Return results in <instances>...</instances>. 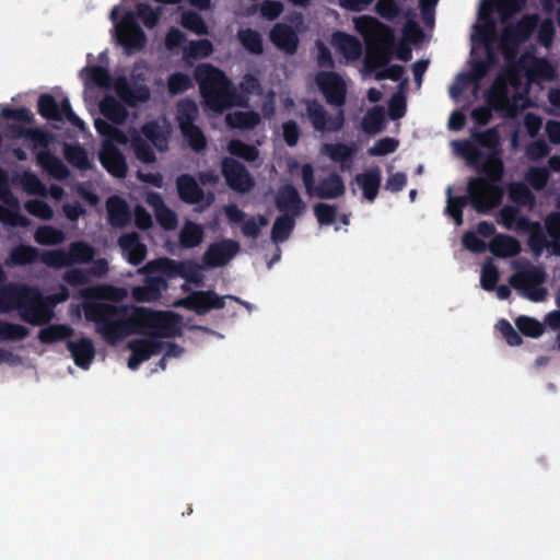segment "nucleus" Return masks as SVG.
Masks as SVG:
<instances>
[{
  "label": "nucleus",
  "mask_w": 560,
  "mask_h": 560,
  "mask_svg": "<svg viewBox=\"0 0 560 560\" xmlns=\"http://www.w3.org/2000/svg\"><path fill=\"white\" fill-rule=\"evenodd\" d=\"M110 285H96L81 291L84 317L95 326V331L110 346H115L135 334H144L145 328L155 329L159 337H177L182 334V320L174 312L153 311L143 306L117 305L93 301L106 298Z\"/></svg>",
  "instance_id": "f257e3e1"
},
{
  "label": "nucleus",
  "mask_w": 560,
  "mask_h": 560,
  "mask_svg": "<svg viewBox=\"0 0 560 560\" xmlns=\"http://www.w3.org/2000/svg\"><path fill=\"white\" fill-rule=\"evenodd\" d=\"M459 154L467 164L481 176L471 177L467 184V192L472 208L478 213H488L498 208L504 197V188L500 185L504 176V163L495 152H485L475 142L464 141L458 147Z\"/></svg>",
  "instance_id": "f03ea898"
},
{
  "label": "nucleus",
  "mask_w": 560,
  "mask_h": 560,
  "mask_svg": "<svg viewBox=\"0 0 560 560\" xmlns=\"http://www.w3.org/2000/svg\"><path fill=\"white\" fill-rule=\"evenodd\" d=\"M316 84L328 105L337 108L335 114L328 113L326 107L316 98L304 100L305 117L313 130L322 135L337 133L346 124L343 106L347 101V86L341 75L334 71H320L316 75Z\"/></svg>",
  "instance_id": "7ed1b4c3"
},
{
  "label": "nucleus",
  "mask_w": 560,
  "mask_h": 560,
  "mask_svg": "<svg viewBox=\"0 0 560 560\" xmlns=\"http://www.w3.org/2000/svg\"><path fill=\"white\" fill-rule=\"evenodd\" d=\"M355 27L359 32H373L377 44L374 47H368L364 65L368 70H374L383 67L384 69L375 74L376 80L389 79L392 81L401 80L405 68L400 65L388 66L392 58V50L395 44V34L390 26L378 22L375 18L362 15L355 21Z\"/></svg>",
  "instance_id": "20e7f679"
},
{
  "label": "nucleus",
  "mask_w": 560,
  "mask_h": 560,
  "mask_svg": "<svg viewBox=\"0 0 560 560\" xmlns=\"http://www.w3.org/2000/svg\"><path fill=\"white\" fill-rule=\"evenodd\" d=\"M19 311L20 317L31 325L48 323L52 304L39 289L27 284H8L0 289V313Z\"/></svg>",
  "instance_id": "39448f33"
},
{
  "label": "nucleus",
  "mask_w": 560,
  "mask_h": 560,
  "mask_svg": "<svg viewBox=\"0 0 560 560\" xmlns=\"http://www.w3.org/2000/svg\"><path fill=\"white\" fill-rule=\"evenodd\" d=\"M200 95L206 106L215 113H222L233 105L235 90L226 74L211 63H201L194 71Z\"/></svg>",
  "instance_id": "423d86ee"
},
{
  "label": "nucleus",
  "mask_w": 560,
  "mask_h": 560,
  "mask_svg": "<svg viewBox=\"0 0 560 560\" xmlns=\"http://www.w3.org/2000/svg\"><path fill=\"white\" fill-rule=\"evenodd\" d=\"M301 176L306 194L310 197L335 199L341 197L346 191L342 177L336 172L330 173L327 177L319 179L315 184L314 168L312 164L306 163L302 165Z\"/></svg>",
  "instance_id": "0eeeda50"
},
{
  "label": "nucleus",
  "mask_w": 560,
  "mask_h": 560,
  "mask_svg": "<svg viewBox=\"0 0 560 560\" xmlns=\"http://www.w3.org/2000/svg\"><path fill=\"white\" fill-rule=\"evenodd\" d=\"M546 280V272L541 267L528 266L523 271L514 273L510 278V284L516 290H523V295L533 302H540L547 295V290L541 287Z\"/></svg>",
  "instance_id": "6e6552de"
},
{
  "label": "nucleus",
  "mask_w": 560,
  "mask_h": 560,
  "mask_svg": "<svg viewBox=\"0 0 560 560\" xmlns=\"http://www.w3.org/2000/svg\"><path fill=\"white\" fill-rule=\"evenodd\" d=\"M225 299H231L246 307H249L247 302L242 301L234 295L220 296L212 290L208 291H192L186 298L178 302V305L184 306L189 311H194L197 315H205L212 310H222L225 306Z\"/></svg>",
  "instance_id": "1a4fd4ad"
},
{
  "label": "nucleus",
  "mask_w": 560,
  "mask_h": 560,
  "mask_svg": "<svg viewBox=\"0 0 560 560\" xmlns=\"http://www.w3.org/2000/svg\"><path fill=\"white\" fill-rule=\"evenodd\" d=\"M37 112L47 120L61 121L66 118L72 126L83 127L84 125L83 120L72 110L67 97L58 104L51 94H40L37 101Z\"/></svg>",
  "instance_id": "9d476101"
},
{
  "label": "nucleus",
  "mask_w": 560,
  "mask_h": 560,
  "mask_svg": "<svg viewBox=\"0 0 560 560\" xmlns=\"http://www.w3.org/2000/svg\"><path fill=\"white\" fill-rule=\"evenodd\" d=\"M117 40L128 52L141 50L147 42V36L137 22L133 11L124 14L120 23L116 27Z\"/></svg>",
  "instance_id": "9b49d317"
},
{
  "label": "nucleus",
  "mask_w": 560,
  "mask_h": 560,
  "mask_svg": "<svg viewBox=\"0 0 560 560\" xmlns=\"http://www.w3.org/2000/svg\"><path fill=\"white\" fill-rule=\"evenodd\" d=\"M221 171L228 186L235 191L246 192L254 186V180L245 165L234 158H223Z\"/></svg>",
  "instance_id": "f8f14e48"
},
{
  "label": "nucleus",
  "mask_w": 560,
  "mask_h": 560,
  "mask_svg": "<svg viewBox=\"0 0 560 560\" xmlns=\"http://www.w3.org/2000/svg\"><path fill=\"white\" fill-rule=\"evenodd\" d=\"M142 275L144 276L143 284L131 288V299L137 303L158 302L162 296V292L168 287L166 279L153 273Z\"/></svg>",
  "instance_id": "ddd939ff"
},
{
  "label": "nucleus",
  "mask_w": 560,
  "mask_h": 560,
  "mask_svg": "<svg viewBox=\"0 0 560 560\" xmlns=\"http://www.w3.org/2000/svg\"><path fill=\"white\" fill-rule=\"evenodd\" d=\"M240 244L233 240H222L209 245L202 256L206 267H223L238 253Z\"/></svg>",
  "instance_id": "4468645a"
},
{
  "label": "nucleus",
  "mask_w": 560,
  "mask_h": 560,
  "mask_svg": "<svg viewBox=\"0 0 560 560\" xmlns=\"http://www.w3.org/2000/svg\"><path fill=\"white\" fill-rule=\"evenodd\" d=\"M275 205L282 214L292 215V218L300 217L305 210V202L292 184H284L278 188Z\"/></svg>",
  "instance_id": "2eb2a0df"
},
{
  "label": "nucleus",
  "mask_w": 560,
  "mask_h": 560,
  "mask_svg": "<svg viewBox=\"0 0 560 560\" xmlns=\"http://www.w3.org/2000/svg\"><path fill=\"white\" fill-rule=\"evenodd\" d=\"M98 160L102 166L114 177L125 178L128 165L124 153L113 143H102Z\"/></svg>",
  "instance_id": "dca6fc26"
},
{
  "label": "nucleus",
  "mask_w": 560,
  "mask_h": 560,
  "mask_svg": "<svg viewBox=\"0 0 560 560\" xmlns=\"http://www.w3.org/2000/svg\"><path fill=\"white\" fill-rule=\"evenodd\" d=\"M113 85L117 96L129 107H136L139 103H145L150 98V90L147 85H131L124 75L118 77Z\"/></svg>",
  "instance_id": "f3484780"
},
{
  "label": "nucleus",
  "mask_w": 560,
  "mask_h": 560,
  "mask_svg": "<svg viewBox=\"0 0 560 560\" xmlns=\"http://www.w3.org/2000/svg\"><path fill=\"white\" fill-rule=\"evenodd\" d=\"M516 67L525 71L530 81L537 79L550 81L555 78V68L546 58L523 55L518 59Z\"/></svg>",
  "instance_id": "a211bd4d"
},
{
  "label": "nucleus",
  "mask_w": 560,
  "mask_h": 560,
  "mask_svg": "<svg viewBox=\"0 0 560 560\" xmlns=\"http://www.w3.org/2000/svg\"><path fill=\"white\" fill-rule=\"evenodd\" d=\"M488 103L491 108L502 113L505 117H514L517 113L516 101L511 100L506 84L499 79L493 83Z\"/></svg>",
  "instance_id": "6ab92c4d"
},
{
  "label": "nucleus",
  "mask_w": 560,
  "mask_h": 560,
  "mask_svg": "<svg viewBox=\"0 0 560 560\" xmlns=\"http://www.w3.org/2000/svg\"><path fill=\"white\" fill-rule=\"evenodd\" d=\"M118 245L130 265L138 266L147 257V246L140 241L137 232L121 234L118 238Z\"/></svg>",
  "instance_id": "aec40b11"
},
{
  "label": "nucleus",
  "mask_w": 560,
  "mask_h": 560,
  "mask_svg": "<svg viewBox=\"0 0 560 560\" xmlns=\"http://www.w3.org/2000/svg\"><path fill=\"white\" fill-rule=\"evenodd\" d=\"M269 37L272 44L285 54L293 55L296 52L299 36L292 26L285 23H277L272 26Z\"/></svg>",
  "instance_id": "412c9836"
},
{
  "label": "nucleus",
  "mask_w": 560,
  "mask_h": 560,
  "mask_svg": "<svg viewBox=\"0 0 560 560\" xmlns=\"http://www.w3.org/2000/svg\"><path fill=\"white\" fill-rule=\"evenodd\" d=\"M176 189L179 199L187 205H197L205 198V191L190 174H180L176 178Z\"/></svg>",
  "instance_id": "4be33fe9"
},
{
  "label": "nucleus",
  "mask_w": 560,
  "mask_h": 560,
  "mask_svg": "<svg viewBox=\"0 0 560 560\" xmlns=\"http://www.w3.org/2000/svg\"><path fill=\"white\" fill-rule=\"evenodd\" d=\"M67 349L71 357L81 369H88L95 357V347L93 341L88 337H81L79 340H68Z\"/></svg>",
  "instance_id": "5701e85b"
},
{
  "label": "nucleus",
  "mask_w": 560,
  "mask_h": 560,
  "mask_svg": "<svg viewBox=\"0 0 560 560\" xmlns=\"http://www.w3.org/2000/svg\"><path fill=\"white\" fill-rule=\"evenodd\" d=\"M147 329H144V334H149L150 338L133 339L128 342L130 351L144 361L149 360L152 355L161 353L165 346L163 341L158 339L160 338L159 336L153 335L155 329H151V331H147Z\"/></svg>",
  "instance_id": "b1692460"
},
{
  "label": "nucleus",
  "mask_w": 560,
  "mask_h": 560,
  "mask_svg": "<svg viewBox=\"0 0 560 560\" xmlns=\"http://www.w3.org/2000/svg\"><path fill=\"white\" fill-rule=\"evenodd\" d=\"M108 222L114 228H124L131 222V211L125 199L119 196L109 197L106 201Z\"/></svg>",
  "instance_id": "393cba45"
},
{
  "label": "nucleus",
  "mask_w": 560,
  "mask_h": 560,
  "mask_svg": "<svg viewBox=\"0 0 560 560\" xmlns=\"http://www.w3.org/2000/svg\"><path fill=\"white\" fill-rule=\"evenodd\" d=\"M355 180L361 187L364 198L373 202L378 195L382 182L380 167L374 166L362 174H358Z\"/></svg>",
  "instance_id": "a878e982"
},
{
  "label": "nucleus",
  "mask_w": 560,
  "mask_h": 560,
  "mask_svg": "<svg viewBox=\"0 0 560 560\" xmlns=\"http://www.w3.org/2000/svg\"><path fill=\"white\" fill-rule=\"evenodd\" d=\"M179 267H182L180 261H176L167 257H161L148 261L143 267L138 269V272L153 275L160 273L167 280L178 277Z\"/></svg>",
  "instance_id": "bb28decb"
},
{
  "label": "nucleus",
  "mask_w": 560,
  "mask_h": 560,
  "mask_svg": "<svg viewBox=\"0 0 560 560\" xmlns=\"http://www.w3.org/2000/svg\"><path fill=\"white\" fill-rule=\"evenodd\" d=\"M36 160L46 172L58 180H63L70 175L69 168L65 163L49 150L38 152Z\"/></svg>",
  "instance_id": "cd10ccee"
},
{
  "label": "nucleus",
  "mask_w": 560,
  "mask_h": 560,
  "mask_svg": "<svg viewBox=\"0 0 560 560\" xmlns=\"http://www.w3.org/2000/svg\"><path fill=\"white\" fill-rule=\"evenodd\" d=\"M36 160L46 172L58 180H63L70 175L69 168L65 163L49 150L38 152Z\"/></svg>",
  "instance_id": "c85d7f7f"
},
{
  "label": "nucleus",
  "mask_w": 560,
  "mask_h": 560,
  "mask_svg": "<svg viewBox=\"0 0 560 560\" xmlns=\"http://www.w3.org/2000/svg\"><path fill=\"white\" fill-rule=\"evenodd\" d=\"M332 45L339 50L347 59L355 60L362 54V45L360 40L350 34L343 32H336L332 35Z\"/></svg>",
  "instance_id": "c756f323"
},
{
  "label": "nucleus",
  "mask_w": 560,
  "mask_h": 560,
  "mask_svg": "<svg viewBox=\"0 0 560 560\" xmlns=\"http://www.w3.org/2000/svg\"><path fill=\"white\" fill-rule=\"evenodd\" d=\"M471 139L478 147L488 149V152H495L497 158L502 159L501 137L497 127H491L482 131L472 130Z\"/></svg>",
  "instance_id": "7c9ffc66"
},
{
  "label": "nucleus",
  "mask_w": 560,
  "mask_h": 560,
  "mask_svg": "<svg viewBox=\"0 0 560 560\" xmlns=\"http://www.w3.org/2000/svg\"><path fill=\"white\" fill-rule=\"evenodd\" d=\"M101 114L115 125H121L128 117L125 106L112 95H105L100 102Z\"/></svg>",
  "instance_id": "2f4dec72"
},
{
  "label": "nucleus",
  "mask_w": 560,
  "mask_h": 560,
  "mask_svg": "<svg viewBox=\"0 0 560 560\" xmlns=\"http://www.w3.org/2000/svg\"><path fill=\"white\" fill-rule=\"evenodd\" d=\"M226 125L233 129L253 130L261 121L260 115L254 110H236L226 115Z\"/></svg>",
  "instance_id": "473e14b6"
},
{
  "label": "nucleus",
  "mask_w": 560,
  "mask_h": 560,
  "mask_svg": "<svg viewBox=\"0 0 560 560\" xmlns=\"http://www.w3.org/2000/svg\"><path fill=\"white\" fill-rule=\"evenodd\" d=\"M490 250L497 257H512L520 253L521 246L516 238L510 235L498 234L490 243Z\"/></svg>",
  "instance_id": "72a5a7b5"
},
{
  "label": "nucleus",
  "mask_w": 560,
  "mask_h": 560,
  "mask_svg": "<svg viewBox=\"0 0 560 560\" xmlns=\"http://www.w3.org/2000/svg\"><path fill=\"white\" fill-rule=\"evenodd\" d=\"M94 127L97 133L104 138L102 143L126 145L129 141V137L122 130L102 118L95 119Z\"/></svg>",
  "instance_id": "f704fd0d"
},
{
  "label": "nucleus",
  "mask_w": 560,
  "mask_h": 560,
  "mask_svg": "<svg viewBox=\"0 0 560 560\" xmlns=\"http://www.w3.org/2000/svg\"><path fill=\"white\" fill-rule=\"evenodd\" d=\"M199 117V109L196 102L191 98H182L176 104V121L179 129L186 126L195 125Z\"/></svg>",
  "instance_id": "c9c22d12"
},
{
  "label": "nucleus",
  "mask_w": 560,
  "mask_h": 560,
  "mask_svg": "<svg viewBox=\"0 0 560 560\" xmlns=\"http://www.w3.org/2000/svg\"><path fill=\"white\" fill-rule=\"evenodd\" d=\"M128 143H130V148L132 149L136 159L141 163L152 164L156 161V155L152 147L137 130L132 131Z\"/></svg>",
  "instance_id": "e433bc0d"
},
{
  "label": "nucleus",
  "mask_w": 560,
  "mask_h": 560,
  "mask_svg": "<svg viewBox=\"0 0 560 560\" xmlns=\"http://www.w3.org/2000/svg\"><path fill=\"white\" fill-rule=\"evenodd\" d=\"M39 252L31 245H18L10 250L7 264L12 266H26L37 261Z\"/></svg>",
  "instance_id": "4c0bfd02"
},
{
  "label": "nucleus",
  "mask_w": 560,
  "mask_h": 560,
  "mask_svg": "<svg viewBox=\"0 0 560 560\" xmlns=\"http://www.w3.org/2000/svg\"><path fill=\"white\" fill-rule=\"evenodd\" d=\"M63 155L67 162L73 167H77L81 171L92 168V163L90 162L86 150L79 143L66 144L63 149Z\"/></svg>",
  "instance_id": "58836bf2"
},
{
  "label": "nucleus",
  "mask_w": 560,
  "mask_h": 560,
  "mask_svg": "<svg viewBox=\"0 0 560 560\" xmlns=\"http://www.w3.org/2000/svg\"><path fill=\"white\" fill-rule=\"evenodd\" d=\"M73 332V328L69 325L51 324L39 330L38 340L42 343H54L71 337Z\"/></svg>",
  "instance_id": "ea45409f"
},
{
  "label": "nucleus",
  "mask_w": 560,
  "mask_h": 560,
  "mask_svg": "<svg viewBox=\"0 0 560 560\" xmlns=\"http://www.w3.org/2000/svg\"><path fill=\"white\" fill-rule=\"evenodd\" d=\"M385 110L382 106L369 109L362 118V129L368 135L380 133L384 129Z\"/></svg>",
  "instance_id": "a19ab883"
},
{
  "label": "nucleus",
  "mask_w": 560,
  "mask_h": 560,
  "mask_svg": "<svg viewBox=\"0 0 560 560\" xmlns=\"http://www.w3.org/2000/svg\"><path fill=\"white\" fill-rule=\"evenodd\" d=\"M141 133L159 151L164 152L167 150V136L156 121L145 122L141 127Z\"/></svg>",
  "instance_id": "79ce46f5"
},
{
  "label": "nucleus",
  "mask_w": 560,
  "mask_h": 560,
  "mask_svg": "<svg viewBox=\"0 0 560 560\" xmlns=\"http://www.w3.org/2000/svg\"><path fill=\"white\" fill-rule=\"evenodd\" d=\"M295 219L292 215L280 214L273 222L271 229V240L273 243L287 241L295 226Z\"/></svg>",
  "instance_id": "37998d69"
},
{
  "label": "nucleus",
  "mask_w": 560,
  "mask_h": 560,
  "mask_svg": "<svg viewBox=\"0 0 560 560\" xmlns=\"http://www.w3.org/2000/svg\"><path fill=\"white\" fill-rule=\"evenodd\" d=\"M94 255V248L85 242L78 241L69 245L68 256L70 266L75 264H89L93 260Z\"/></svg>",
  "instance_id": "c03bdc74"
},
{
  "label": "nucleus",
  "mask_w": 560,
  "mask_h": 560,
  "mask_svg": "<svg viewBox=\"0 0 560 560\" xmlns=\"http://www.w3.org/2000/svg\"><path fill=\"white\" fill-rule=\"evenodd\" d=\"M202 238L203 230L201 225L191 221L186 222L179 232V243L185 248L198 246Z\"/></svg>",
  "instance_id": "a18cd8bd"
},
{
  "label": "nucleus",
  "mask_w": 560,
  "mask_h": 560,
  "mask_svg": "<svg viewBox=\"0 0 560 560\" xmlns=\"http://www.w3.org/2000/svg\"><path fill=\"white\" fill-rule=\"evenodd\" d=\"M231 155L243 159L246 162H254L259 156V150L252 144L245 143L240 139H232L226 145Z\"/></svg>",
  "instance_id": "49530a36"
},
{
  "label": "nucleus",
  "mask_w": 560,
  "mask_h": 560,
  "mask_svg": "<svg viewBox=\"0 0 560 560\" xmlns=\"http://www.w3.org/2000/svg\"><path fill=\"white\" fill-rule=\"evenodd\" d=\"M323 152L329 156V159L336 163L349 162L353 154L354 148L346 143H326L323 147Z\"/></svg>",
  "instance_id": "de8ad7c7"
},
{
  "label": "nucleus",
  "mask_w": 560,
  "mask_h": 560,
  "mask_svg": "<svg viewBox=\"0 0 560 560\" xmlns=\"http://www.w3.org/2000/svg\"><path fill=\"white\" fill-rule=\"evenodd\" d=\"M448 198L446 205V213L451 215L457 226L463 224V209L470 202L469 195L467 196H451L452 189L448 188Z\"/></svg>",
  "instance_id": "09e8293b"
},
{
  "label": "nucleus",
  "mask_w": 560,
  "mask_h": 560,
  "mask_svg": "<svg viewBox=\"0 0 560 560\" xmlns=\"http://www.w3.org/2000/svg\"><path fill=\"white\" fill-rule=\"evenodd\" d=\"M184 139L195 152H201L207 147V139L202 130L195 124L179 129Z\"/></svg>",
  "instance_id": "8fccbe9b"
},
{
  "label": "nucleus",
  "mask_w": 560,
  "mask_h": 560,
  "mask_svg": "<svg viewBox=\"0 0 560 560\" xmlns=\"http://www.w3.org/2000/svg\"><path fill=\"white\" fill-rule=\"evenodd\" d=\"M28 334V328L21 324L0 320V341H20L25 339Z\"/></svg>",
  "instance_id": "3c124183"
},
{
  "label": "nucleus",
  "mask_w": 560,
  "mask_h": 560,
  "mask_svg": "<svg viewBox=\"0 0 560 560\" xmlns=\"http://www.w3.org/2000/svg\"><path fill=\"white\" fill-rule=\"evenodd\" d=\"M34 238H35L36 243H38L40 245L49 246V245H57V244L62 243L65 240V234L59 229H56L50 225H44V226H39L36 230L35 234H34Z\"/></svg>",
  "instance_id": "603ef678"
},
{
  "label": "nucleus",
  "mask_w": 560,
  "mask_h": 560,
  "mask_svg": "<svg viewBox=\"0 0 560 560\" xmlns=\"http://www.w3.org/2000/svg\"><path fill=\"white\" fill-rule=\"evenodd\" d=\"M240 42L242 43L243 47L254 55H260L264 51V45H262V38L261 35L252 28H247L244 31H241L238 33Z\"/></svg>",
  "instance_id": "864d4df0"
},
{
  "label": "nucleus",
  "mask_w": 560,
  "mask_h": 560,
  "mask_svg": "<svg viewBox=\"0 0 560 560\" xmlns=\"http://www.w3.org/2000/svg\"><path fill=\"white\" fill-rule=\"evenodd\" d=\"M515 325L521 334L532 338H538L545 331V327L540 322L525 315L517 317Z\"/></svg>",
  "instance_id": "5fc2aeb1"
},
{
  "label": "nucleus",
  "mask_w": 560,
  "mask_h": 560,
  "mask_svg": "<svg viewBox=\"0 0 560 560\" xmlns=\"http://www.w3.org/2000/svg\"><path fill=\"white\" fill-rule=\"evenodd\" d=\"M183 27L197 35L208 34V26L201 15L195 11L184 12L180 21Z\"/></svg>",
  "instance_id": "6e6d98bb"
},
{
  "label": "nucleus",
  "mask_w": 560,
  "mask_h": 560,
  "mask_svg": "<svg viewBox=\"0 0 560 560\" xmlns=\"http://www.w3.org/2000/svg\"><path fill=\"white\" fill-rule=\"evenodd\" d=\"M267 224L268 219L262 214H258L257 217H250L244 220L241 231L245 237L255 240L260 235L261 228Z\"/></svg>",
  "instance_id": "4d7b16f0"
},
{
  "label": "nucleus",
  "mask_w": 560,
  "mask_h": 560,
  "mask_svg": "<svg viewBox=\"0 0 560 560\" xmlns=\"http://www.w3.org/2000/svg\"><path fill=\"white\" fill-rule=\"evenodd\" d=\"M182 267H179L178 277L185 279L186 281L195 284L201 285L203 276L200 272V266L192 260H183L180 261Z\"/></svg>",
  "instance_id": "13d9d810"
},
{
  "label": "nucleus",
  "mask_w": 560,
  "mask_h": 560,
  "mask_svg": "<svg viewBox=\"0 0 560 560\" xmlns=\"http://www.w3.org/2000/svg\"><path fill=\"white\" fill-rule=\"evenodd\" d=\"M192 88L190 77L183 72H175L168 77L167 89L170 94L177 95Z\"/></svg>",
  "instance_id": "bf43d9fd"
},
{
  "label": "nucleus",
  "mask_w": 560,
  "mask_h": 560,
  "mask_svg": "<svg viewBox=\"0 0 560 560\" xmlns=\"http://www.w3.org/2000/svg\"><path fill=\"white\" fill-rule=\"evenodd\" d=\"M161 14V8L153 9L147 3H139L137 5L136 16H139L148 28H153L158 25Z\"/></svg>",
  "instance_id": "052dcab7"
},
{
  "label": "nucleus",
  "mask_w": 560,
  "mask_h": 560,
  "mask_svg": "<svg viewBox=\"0 0 560 560\" xmlns=\"http://www.w3.org/2000/svg\"><path fill=\"white\" fill-rule=\"evenodd\" d=\"M212 51H213V45L207 38L191 40L185 50L187 56L195 58V59L207 58L212 54Z\"/></svg>",
  "instance_id": "680f3d73"
},
{
  "label": "nucleus",
  "mask_w": 560,
  "mask_h": 560,
  "mask_svg": "<svg viewBox=\"0 0 560 560\" xmlns=\"http://www.w3.org/2000/svg\"><path fill=\"white\" fill-rule=\"evenodd\" d=\"M525 179L535 190H542L548 183L549 171L546 167H530L525 175Z\"/></svg>",
  "instance_id": "e2e57ef3"
},
{
  "label": "nucleus",
  "mask_w": 560,
  "mask_h": 560,
  "mask_svg": "<svg viewBox=\"0 0 560 560\" xmlns=\"http://www.w3.org/2000/svg\"><path fill=\"white\" fill-rule=\"evenodd\" d=\"M510 198L521 205L528 206L533 205L535 201V196L530 191V189L523 183L512 184L510 187Z\"/></svg>",
  "instance_id": "0e129e2a"
},
{
  "label": "nucleus",
  "mask_w": 560,
  "mask_h": 560,
  "mask_svg": "<svg viewBox=\"0 0 560 560\" xmlns=\"http://www.w3.org/2000/svg\"><path fill=\"white\" fill-rule=\"evenodd\" d=\"M88 80L100 88H109L112 85V77L108 70L101 66H91L85 68Z\"/></svg>",
  "instance_id": "69168bd1"
},
{
  "label": "nucleus",
  "mask_w": 560,
  "mask_h": 560,
  "mask_svg": "<svg viewBox=\"0 0 560 560\" xmlns=\"http://www.w3.org/2000/svg\"><path fill=\"white\" fill-rule=\"evenodd\" d=\"M499 278V270L494 264L490 261L483 265L481 269L480 282L481 287L486 291H493L497 288Z\"/></svg>",
  "instance_id": "338daca9"
},
{
  "label": "nucleus",
  "mask_w": 560,
  "mask_h": 560,
  "mask_svg": "<svg viewBox=\"0 0 560 560\" xmlns=\"http://www.w3.org/2000/svg\"><path fill=\"white\" fill-rule=\"evenodd\" d=\"M398 145V140L395 138L385 137L377 140L374 145L368 150V153L371 156H383L395 152Z\"/></svg>",
  "instance_id": "774afa93"
}]
</instances>
